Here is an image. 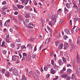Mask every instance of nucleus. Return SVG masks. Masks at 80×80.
Segmentation results:
<instances>
[{
  "instance_id": "nucleus-1",
  "label": "nucleus",
  "mask_w": 80,
  "mask_h": 80,
  "mask_svg": "<svg viewBox=\"0 0 80 80\" xmlns=\"http://www.w3.org/2000/svg\"><path fill=\"white\" fill-rule=\"evenodd\" d=\"M12 73L13 74L15 75L16 76H18V72L17 71V70L15 68L13 69Z\"/></svg>"
},
{
  "instance_id": "nucleus-2",
  "label": "nucleus",
  "mask_w": 80,
  "mask_h": 80,
  "mask_svg": "<svg viewBox=\"0 0 80 80\" xmlns=\"http://www.w3.org/2000/svg\"><path fill=\"white\" fill-rule=\"evenodd\" d=\"M57 17V16H55V15H53L52 16V21L54 22V23L57 21V19H56Z\"/></svg>"
},
{
  "instance_id": "nucleus-3",
  "label": "nucleus",
  "mask_w": 80,
  "mask_h": 80,
  "mask_svg": "<svg viewBox=\"0 0 80 80\" xmlns=\"http://www.w3.org/2000/svg\"><path fill=\"white\" fill-rule=\"evenodd\" d=\"M26 60L28 62H29L31 60V55H28L26 57Z\"/></svg>"
},
{
  "instance_id": "nucleus-4",
  "label": "nucleus",
  "mask_w": 80,
  "mask_h": 80,
  "mask_svg": "<svg viewBox=\"0 0 80 80\" xmlns=\"http://www.w3.org/2000/svg\"><path fill=\"white\" fill-rule=\"evenodd\" d=\"M33 76L34 78L37 80H38V76L36 74V73L34 72L33 73Z\"/></svg>"
},
{
  "instance_id": "nucleus-5",
  "label": "nucleus",
  "mask_w": 80,
  "mask_h": 80,
  "mask_svg": "<svg viewBox=\"0 0 80 80\" xmlns=\"http://www.w3.org/2000/svg\"><path fill=\"white\" fill-rule=\"evenodd\" d=\"M64 32L65 33L68 35H70V31L68 29H64Z\"/></svg>"
},
{
  "instance_id": "nucleus-6",
  "label": "nucleus",
  "mask_w": 80,
  "mask_h": 80,
  "mask_svg": "<svg viewBox=\"0 0 80 80\" xmlns=\"http://www.w3.org/2000/svg\"><path fill=\"white\" fill-rule=\"evenodd\" d=\"M68 44L67 42H66L64 43V50H66L67 48H68Z\"/></svg>"
},
{
  "instance_id": "nucleus-7",
  "label": "nucleus",
  "mask_w": 80,
  "mask_h": 80,
  "mask_svg": "<svg viewBox=\"0 0 80 80\" xmlns=\"http://www.w3.org/2000/svg\"><path fill=\"white\" fill-rule=\"evenodd\" d=\"M53 67L56 70H58V68H60V66H57L55 64L53 65Z\"/></svg>"
},
{
  "instance_id": "nucleus-8",
  "label": "nucleus",
  "mask_w": 80,
  "mask_h": 80,
  "mask_svg": "<svg viewBox=\"0 0 80 80\" xmlns=\"http://www.w3.org/2000/svg\"><path fill=\"white\" fill-rule=\"evenodd\" d=\"M72 65L73 67H76V64H75V59H73L72 60Z\"/></svg>"
},
{
  "instance_id": "nucleus-9",
  "label": "nucleus",
  "mask_w": 80,
  "mask_h": 80,
  "mask_svg": "<svg viewBox=\"0 0 80 80\" xmlns=\"http://www.w3.org/2000/svg\"><path fill=\"white\" fill-rule=\"evenodd\" d=\"M58 63H59L60 66H62L63 65V62H62V59H61L59 60Z\"/></svg>"
},
{
  "instance_id": "nucleus-10",
  "label": "nucleus",
  "mask_w": 80,
  "mask_h": 80,
  "mask_svg": "<svg viewBox=\"0 0 80 80\" xmlns=\"http://www.w3.org/2000/svg\"><path fill=\"white\" fill-rule=\"evenodd\" d=\"M66 5L68 8H71V5L70 3H67L66 4Z\"/></svg>"
},
{
  "instance_id": "nucleus-11",
  "label": "nucleus",
  "mask_w": 80,
  "mask_h": 80,
  "mask_svg": "<svg viewBox=\"0 0 80 80\" xmlns=\"http://www.w3.org/2000/svg\"><path fill=\"white\" fill-rule=\"evenodd\" d=\"M17 56H12V60L13 61H16V59H17Z\"/></svg>"
},
{
  "instance_id": "nucleus-12",
  "label": "nucleus",
  "mask_w": 80,
  "mask_h": 80,
  "mask_svg": "<svg viewBox=\"0 0 80 80\" xmlns=\"http://www.w3.org/2000/svg\"><path fill=\"white\" fill-rule=\"evenodd\" d=\"M51 73H52V74H55V70H53V68H52L50 71Z\"/></svg>"
},
{
  "instance_id": "nucleus-13",
  "label": "nucleus",
  "mask_w": 80,
  "mask_h": 80,
  "mask_svg": "<svg viewBox=\"0 0 80 80\" xmlns=\"http://www.w3.org/2000/svg\"><path fill=\"white\" fill-rule=\"evenodd\" d=\"M27 47V48H29L30 50H32V46L30 44H28Z\"/></svg>"
},
{
  "instance_id": "nucleus-14",
  "label": "nucleus",
  "mask_w": 80,
  "mask_h": 80,
  "mask_svg": "<svg viewBox=\"0 0 80 80\" xmlns=\"http://www.w3.org/2000/svg\"><path fill=\"white\" fill-rule=\"evenodd\" d=\"M47 30H48L50 32H51V33H52V31H53V30L51 29V28H50L49 27H48V26H47Z\"/></svg>"
},
{
  "instance_id": "nucleus-15",
  "label": "nucleus",
  "mask_w": 80,
  "mask_h": 80,
  "mask_svg": "<svg viewBox=\"0 0 80 80\" xmlns=\"http://www.w3.org/2000/svg\"><path fill=\"white\" fill-rule=\"evenodd\" d=\"M22 80H27V78L24 74L22 75Z\"/></svg>"
},
{
  "instance_id": "nucleus-16",
  "label": "nucleus",
  "mask_w": 80,
  "mask_h": 80,
  "mask_svg": "<svg viewBox=\"0 0 80 80\" xmlns=\"http://www.w3.org/2000/svg\"><path fill=\"white\" fill-rule=\"evenodd\" d=\"M17 6L18 8H19V9L23 8V6H22V5L21 6V5L20 4H17Z\"/></svg>"
},
{
  "instance_id": "nucleus-17",
  "label": "nucleus",
  "mask_w": 80,
  "mask_h": 80,
  "mask_svg": "<svg viewBox=\"0 0 80 80\" xmlns=\"http://www.w3.org/2000/svg\"><path fill=\"white\" fill-rule=\"evenodd\" d=\"M50 38H48L47 39H46V43H48V42H50Z\"/></svg>"
},
{
  "instance_id": "nucleus-18",
  "label": "nucleus",
  "mask_w": 80,
  "mask_h": 80,
  "mask_svg": "<svg viewBox=\"0 0 80 80\" xmlns=\"http://www.w3.org/2000/svg\"><path fill=\"white\" fill-rule=\"evenodd\" d=\"M4 25L5 27H8L9 26V23H8L7 21L5 22Z\"/></svg>"
},
{
  "instance_id": "nucleus-19",
  "label": "nucleus",
  "mask_w": 80,
  "mask_h": 80,
  "mask_svg": "<svg viewBox=\"0 0 80 80\" xmlns=\"http://www.w3.org/2000/svg\"><path fill=\"white\" fill-rule=\"evenodd\" d=\"M68 76V74H64L62 76V78H64V77H67Z\"/></svg>"
},
{
  "instance_id": "nucleus-20",
  "label": "nucleus",
  "mask_w": 80,
  "mask_h": 80,
  "mask_svg": "<svg viewBox=\"0 0 80 80\" xmlns=\"http://www.w3.org/2000/svg\"><path fill=\"white\" fill-rule=\"evenodd\" d=\"M67 72L68 73H70L72 72V70L70 69H67Z\"/></svg>"
},
{
  "instance_id": "nucleus-21",
  "label": "nucleus",
  "mask_w": 80,
  "mask_h": 80,
  "mask_svg": "<svg viewBox=\"0 0 80 80\" xmlns=\"http://www.w3.org/2000/svg\"><path fill=\"white\" fill-rule=\"evenodd\" d=\"M17 46L18 47L17 48V50H18V49L20 48V47H22V45H21V44H18Z\"/></svg>"
},
{
  "instance_id": "nucleus-22",
  "label": "nucleus",
  "mask_w": 80,
  "mask_h": 80,
  "mask_svg": "<svg viewBox=\"0 0 80 80\" xmlns=\"http://www.w3.org/2000/svg\"><path fill=\"white\" fill-rule=\"evenodd\" d=\"M19 19L21 21H22L23 20V18H22V16L20 15H19L18 16Z\"/></svg>"
},
{
  "instance_id": "nucleus-23",
  "label": "nucleus",
  "mask_w": 80,
  "mask_h": 80,
  "mask_svg": "<svg viewBox=\"0 0 80 80\" xmlns=\"http://www.w3.org/2000/svg\"><path fill=\"white\" fill-rule=\"evenodd\" d=\"M5 75L6 77H10V72H8L5 73Z\"/></svg>"
},
{
  "instance_id": "nucleus-24",
  "label": "nucleus",
  "mask_w": 80,
  "mask_h": 80,
  "mask_svg": "<svg viewBox=\"0 0 80 80\" xmlns=\"http://www.w3.org/2000/svg\"><path fill=\"white\" fill-rule=\"evenodd\" d=\"M58 47L59 49H62V48H63V43L59 45Z\"/></svg>"
},
{
  "instance_id": "nucleus-25",
  "label": "nucleus",
  "mask_w": 80,
  "mask_h": 80,
  "mask_svg": "<svg viewBox=\"0 0 80 80\" xmlns=\"http://www.w3.org/2000/svg\"><path fill=\"white\" fill-rule=\"evenodd\" d=\"M64 12L65 14L68 12V10L66 8H64Z\"/></svg>"
},
{
  "instance_id": "nucleus-26",
  "label": "nucleus",
  "mask_w": 80,
  "mask_h": 80,
  "mask_svg": "<svg viewBox=\"0 0 80 80\" xmlns=\"http://www.w3.org/2000/svg\"><path fill=\"white\" fill-rule=\"evenodd\" d=\"M22 55L23 56L22 59H25V57L27 56V54H26V53H23Z\"/></svg>"
},
{
  "instance_id": "nucleus-27",
  "label": "nucleus",
  "mask_w": 80,
  "mask_h": 80,
  "mask_svg": "<svg viewBox=\"0 0 80 80\" xmlns=\"http://www.w3.org/2000/svg\"><path fill=\"white\" fill-rule=\"evenodd\" d=\"M7 50H2V53H3V55H5L7 53Z\"/></svg>"
},
{
  "instance_id": "nucleus-28",
  "label": "nucleus",
  "mask_w": 80,
  "mask_h": 80,
  "mask_svg": "<svg viewBox=\"0 0 80 80\" xmlns=\"http://www.w3.org/2000/svg\"><path fill=\"white\" fill-rule=\"evenodd\" d=\"M30 15H29V13H28L26 15V16L25 17V18H30Z\"/></svg>"
},
{
  "instance_id": "nucleus-29",
  "label": "nucleus",
  "mask_w": 80,
  "mask_h": 80,
  "mask_svg": "<svg viewBox=\"0 0 80 80\" xmlns=\"http://www.w3.org/2000/svg\"><path fill=\"white\" fill-rule=\"evenodd\" d=\"M60 41H58L55 42V44L56 45V46H58L59 44H60Z\"/></svg>"
},
{
  "instance_id": "nucleus-30",
  "label": "nucleus",
  "mask_w": 80,
  "mask_h": 80,
  "mask_svg": "<svg viewBox=\"0 0 80 80\" xmlns=\"http://www.w3.org/2000/svg\"><path fill=\"white\" fill-rule=\"evenodd\" d=\"M14 28L12 27V28H10L9 29V30L11 32H13V29Z\"/></svg>"
},
{
  "instance_id": "nucleus-31",
  "label": "nucleus",
  "mask_w": 80,
  "mask_h": 80,
  "mask_svg": "<svg viewBox=\"0 0 80 80\" xmlns=\"http://www.w3.org/2000/svg\"><path fill=\"white\" fill-rule=\"evenodd\" d=\"M10 45L11 47H12V48H14V47H15V44H11Z\"/></svg>"
},
{
  "instance_id": "nucleus-32",
  "label": "nucleus",
  "mask_w": 80,
  "mask_h": 80,
  "mask_svg": "<svg viewBox=\"0 0 80 80\" xmlns=\"http://www.w3.org/2000/svg\"><path fill=\"white\" fill-rule=\"evenodd\" d=\"M74 22H76V21L78 20V21H80V18H78L77 19H76L75 18H74Z\"/></svg>"
},
{
  "instance_id": "nucleus-33",
  "label": "nucleus",
  "mask_w": 80,
  "mask_h": 80,
  "mask_svg": "<svg viewBox=\"0 0 80 80\" xmlns=\"http://www.w3.org/2000/svg\"><path fill=\"white\" fill-rule=\"evenodd\" d=\"M71 46L72 48H73V49L75 48V46L73 44H71Z\"/></svg>"
},
{
  "instance_id": "nucleus-34",
  "label": "nucleus",
  "mask_w": 80,
  "mask_h": 80,
  "mask_svg": "<svg viewBox=\"0 0 80 80\" xmlns=\"http://www.w3.org/2000/svg\"><path fill=\"white\" fill-rule=\"evenodd\" d=\"M53 21L49 22V23L51 26H52V23H53Z\"/></svg>"
},
{
  "instance_id": "nucleus-35",
  "label": "nucleus",
  "mask_w": 80,
  "mask_h": 80,
  "mask_svg": "<svg viewBox=\"0 0 80 80\" xmlns=\"http://www.w3.org/2000/svg\"><path fill=\"white\" fill-rule=\"evenodd\" d=\"M28 0H26L25 2H24V4L25 5H27V4H28Z\"/></svg>"
},
{
  "instance_id": "nucleus-36",
  "label": "nucleus",
  "mask_w": 80,
  "mask_h": 80,
  "mask_svg": "<svg viewBox=\"0 0 80 80\" xmlns=\"http://www.w3.org/2000/svg\"><path fill=\"white\" fill-rule=\"evenodd\" d=\"M63 20H60V21L59 22V24L60 25L62 24V23H63Z\"/></svg>"
},
{
  "instance_id": "nucleus-37",
  "label": "nucleus",
  "mask_w": 80,
  "mask_h": 80,
  "mask_svg": "<svg viewBox=\"0 0 80 80\" xmlns=\"http://www.w3.org/2000/svg\"><path fill=\"white\" fill-rule=\"evenodd\" d=\"M29 73L30 75H31L33 76V72L32 71H31L29 72Z\"/></svg>"
},
{
  "instance_id": "nucleus-38",
  "label": "nucleus",
  "mask_w": 80,
  "mask_h": 80,
  "mask_svg": "<svg viewBox=\"0 0 80 80\" xmlns=\"http://www.w3.org/2000/svg\"><path fill=\"white\" fill-rule=\"evenodd\" d=\"M25 22L27 23H28L29 22V20L28 19H26L25 20Z\"/></svg>"
},
{
  "instance_id": "nucleus-39",
  "label": "nucleus",
  "mask_w": 80,
  "mask_h": 80,
  "mask_svg": "<svg viewBox=\"0 0 80 80\" xmlns=\"http://www.w3.org/2000/svg\"><path fill=\"white\" fill-rule=\"evenodd\" d=\"M76 12H79L80 11V9H78V8H76L75 10Z\"/></svg>"
},
{
  "instance_id": "nucleus-40",
  "label": "nucleus",
  "mask_w": 80,
  "mask_h": 80,
  "mask_svg": "<svg viewBox=\"0 0 80 80\" xmlns=\"http://www.w3.org/2000/svg\"><path fill=\"white\" fill-rule=\"evenodd\" d=\"M5 40L6 42H7V43H10V42L9 41V39H8V38H6Z\"/></svg>"
},
{
  "instance_id": "nucleus-41",
  "label": "nucleus",
  "mask_w": 80,
  "mask_h": 80,
  "mask_svg": "<svg viewBox=\"0 0 80 80\" xmlns=\"http://www.w3.org/2000/svg\"><path fill=\"white\" fill-rule=\"evenodd\" d=\"M12 18L14 20L16 23H18V21H17V20H16V19H15V18L14 17H13Z\"/></svg>"
},
{
  "instance_id": "nucleus-42",
  "label": "nucleus",
  "mask_w": 80,
  "mask_h": 80,
  "mask_svg": "<svg viewBox=\"0 0 80 80\" xmlns=\"http://www.w3.org/2000/svg\"><path fill=\"white\" fill-rule=\"evenodd\" d=\"M79 38H80V37H78V38L77 41V45H78V42H79Z\"/></svg>"
},
{
  "instance_id": "nucleus-43",
  "label": "nucleus",
  "mask_w": 80,
  "mask_h": 80,
  "mask_svg": "<svg viewBox=\"0 0 80 80\" xmlns=\"http://www.w3.org/2000/svg\"><path fill=\"white\" fill-rule=\"evenodd\" d=\"M62 60H63V62H64V63H65V62H67V61L66 60L65 58H62Z\"/></svg>"
},
{
  "instance_id": "nucleus-44",
  "label": "nucleus",
  "mask_w": 80,
  "mask_h": 80,
  "mask_svg": "<svg viewBox=\"0 0 80 80\" xmlns=\"http://www.w3.org/2000/svg\"><path fill=\"white\" fill-rule=\"evenodd\" d=\"M27 47L25 46H22L21 47L22 49H24V48H26Z\"/></svg>"
},
{
  "instance_id": "nucleus-45",
  "label": "nucleus",
  "mask_w": 80,
  "mask_h": 80,
  "mask_svg": "<svg viewBox=\"0 0 80 80\" xmlns=\"http://www.w3.org/2000/svg\"><path fill=\"white\" fill-rule=\"evenodd\" d=\"M77 62L78 63H80V58L77 59Z\"/></svg>"
},
{
  "instance_id": "nucleus-46",
  "label": "nucleus",
  "mask_w": 80,
  "mask_h": 80,
  "mask_svg": "<svg viewBox=\"0 0 80 80\" xmlns=\"http://www.w3.org/2000/svg\"><path fill=\"white\" fill-rule=\"evenodd\" d=\"M68 38V37L67 36H64V37H63V38L64 39V40H67V38Z\"/></svg>"
},
{
  "instance_id": "nucleus-47",
  "label": "nucleus",
  "mask_w": 80,
  "mask_h": 80,
  "mask_svg": "<svg viewBox=\"0 0 80 80\" xmlns=\"http://www.w3.org/2000/svg\"><path fill=\"white\" fill-rule=\"evenodd\" d=\"M71 15H72V13L71 12H70L69 13V14H68V17H69V18H70V17H71L70 16H71Z\"/></svg>"
},
{
  "instance_id": "nucleus-48",
  "label": "nucleus",
  "mask_w": 80,
  "mask_h": 80,
  "mask_svg": "<svg viewBox=\"0 0 80 80\" xmlns=\"http://www.w3.org/2000/svg\"><path fill=\"white\" fill-rule=\"evenodd\" d=\"M37 51V45H36L34 48V51L36 52Z\"/></svg>"
},
{
  "instance_id": "nucleus-49",
  "label": "nucleus",
  "mask_w": 80,
  "mask_h": 80,
  "mask_svg": "<svg viewBox=\"0 0 80 80\" xmlns=\"http://www.w3.org/2000/svg\"><path fill=\"white\" fill-rule=\"evenodd\" d=\"M50 66H51V65L50 64L48 63V64H47L46 67H47L48 68L49 67H50Z\"/></svg>"
},
{
  "instance_id": "nucleus-50",
  "label": "nucleus",
  "mask_w": 80,
  "mask_h": 80,
  "mask_svg": "<svg viewBox=\"0 0 80 80\" xmlns=\"http://www.w3.org/2000/svg\"><path fill=\"white\" fill-rule=\"evenodd\" d=\"M7 4V2L5 1H3L2 3V5H5V4Z\"/></svg>"
},
{
  "instance_id": "nucleus-51",
  "label": "nucleus",
  "mask_w": 80,
  "mask_h": 80,
  "mask_svg": "<svg viewBox=\"0 0 80 80\" xmlns=\"http://www.w3.org/2000/svg\"><path fill=\"white\" fill-rule=\"evenodd\" d=\"M5 69H2V73H5Z\"/></svg>"
},
{
  "instance_id": "nucleus-52",
  "label": "nucleus",
  "mask_w": 80,
  "mask_h": 80,
  "mask_svg": "<svg viewBox=\"0 0 80 80\" xmlns=\"http://www.w3.org/2000/svg\"><path fill=\"white\" fill-rule=\"evenodd\" d=\"M44 70L45 71H47V70L48 69V68L47 67H44Z\"/></svg>"
},
{
  "instance_id": "nucleus-53",
  "label": "nucleus",
  "mask_w": 80,
  "mask_h": 80,
  "mask_svg": "<svg viewBox=\"0 0 80 80\" xmlns=\"http://www.w3.org/2000/svg\"><path fill=\"white\" fill-rule=\"evenodd\" d=\"M67 67H72V66H71V65H70V64H69V63H68L67 64Z\"/></svg>"
},
{
  "instance_id": "nucleus-54",
  "label": "nucleus",
  "mask_w": 80,
  "mask_h": 80,
  "mask_svg": "<svg viewBox=\"0 0 80 80\" xmlns=\"http://www.w3.org/2000/svg\"><path fill=\"white\" fill-rule=\"evenodd\" d=\"M9 71L10 72H12L13 71V68L12 67L11 68L9 69Z\"/></svg>"
},
{
  "instance_id": "nucleus-55",
  "label": "nucleus",
  "mask_w": 80,
  "mask_h": 80,
  "mask_svg": "<svg viewBox=\"0 0 80 80\" xmlns=\"http://www.w3.org/2000/svg\"><path fill=\"white\" fill-rule=\"evenodd\" d=\"M69 24H70V25H72V20H69Z\"/></svg>"
},
{
  "instance_id": "nucleus-56",
  "label": "nucleus",
  "mask_w": 80,
  "mask_h": 80,
  "mask_svg": "<svg viewBox=\"0 0 80 80\" xmlns=\"http://www.w3.org/2000/svg\"><path fill=\"white\" fill-rule=\"evenodd\" d=\"M5 43V42H2V46H3V47H4L5 46V44H4Z\"/></svg>"
},
{
  "instance_id": "nucleus-57",
  "label": "nucleus",
  "mask_w": 80,
  "mask_h": 80,
  "mask_svg": "<svg viewBox=\"0 0 80 80\" xmlns=\"http://www.w3.org/2000/svg\"><path fill=\"white\" fill-rule=\"evenodd\" d=\"M2 20L0 21V26L1 27H2Z\"/></svg>"
},
{
  "instance_id": "nucleus-58",
  "label": "nucleus",
  "mask_w": 80,
  "mask_h": 80,
  "mask_svg": "<svg viewBox=\"0 0 80 80\" xmlns=\"http://www.w3.org/2000/svg\"><path fill=\"white\" fill-rule=\"evenodd\" d=\"M58 76H56L55 78L53 79V80H57L58 79Z\"/></svg>"
},
{
  "instance_id": "nucleus-59",
  "label": "nucleus",
  "mask_w": 80,
  "mask_h": 80,
  "mask_svg": "<svg viewBox=\"0 0 80 80\" xmlns=\"http://www.w3.org/2000/svg\"><path fill=\"white\" fill-rule=\"evenodd\" d=\"M50 77V75L49 74H47L46 76V78H48V77Z\"/></svg>"
},
{
  "instance_id": "nucleus-60",
  "label": "nucleus",
  "mask_w": 80,
  "mask_h": 80,
  "mask_svg": "<svg viewBox=\"0 0 80 80\" xmlns=\"http://www.w3.org/2000/svg\"><path fill=\"white\" fill-rule=\"evenodd\" d=\"M33 40H34V39H33V38H31L30 39V42H33Z\"/></svg>"
},
{
  "instance_id": "nucleus-61",
  "label": "nucleus",
  "mask_w": 80,
  "mask_h": 80,
  "mask_svg": "<svg viewBox=\"0 0 80 80\" xmlns=\"http://www.w3.org/2000/svg\"><path fill=\"white\" fill-rule=\"evenodd\" d=\"M15 63L16 64H17V63H19V60L18 59H17L16 60V62Z\"/></svg>"
},
{
  "instance_id": "nucleus-62",
  "label": "nucleus",
  "mask_w": 80,
  "mask_h": 80,
  "mask_svg": "<svg viewBox=\"0 0 80 80\" xmlns=\"http://www.w3.org/2000/svg\"><path fill=\"white\" fill-rule=\"evenodd\" d=\"M9 38V34L6 35V38Z\"/></svg>"
},
{
  "instance_id": "nucleus-63",
  "label": "nucleus",
  "mask_w": 80,
  "mask_h": 80,
  "mask_svg": "<svg viewBox=\"0 0 80 80\" xmlns=\"http://www.w3.org/2000/svg\"><path fill=\"white\" fill-rule=\"evenodd\" d=\"M7 22L8 23H10V19H8Z\"/></svg>"
},
{
  "instance_id": "nucleus-64",
  "label": "nucleus",
  "mask_w": 80,
  "mask_h": 80,
  "mask_svg": "<svg viewBox=\"0 0 80 80\" xmlns=\"http://www.w3.org/2000/svg\"><path fill=\"white\" fill-rule=\"evenodd\" d=\"M79 30V28H77L76 29V32H77Z\"/></svg>"
}]
</instances>
